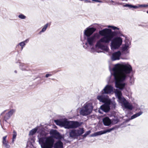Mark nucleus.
I'll list each match as a JSON object with an SVG mask.
<instances>
[{
	"instance_id": "1",
	"label": "nucleus",
	"mask_w": 148,
	"mask_h": 148,
	"mask_svg": "<svg viewBox=\"0 0 148 148\" xmlns=\"http://www.w3.org/2000/svg\"><path fill=\"white\" fill-rule=\"evenodd\" d=\"M131 66L125 63L117 64L112 68V73L111 75L114 76L115 86L119 90L116 89L114 90V92L120 102L123 103L125 108L130 110L133 109L132 106L127 102L126 99L122 97L120 90L124 89L126 85L125 81L129 76V74L132 71Z\"/></svg>"
},
{
	"instance_id": "2",
	"label": "nucleus",
	"mask_w": 148,
	"mask_h": 148,
	"mask_svg": "<svg viewBox=\"0 0 148 148\" xmlns=\"http://www.w3.org/2000/svg\"><path fill=\"white\" fill-rule=\"evenodd\" d=\"M39 143H42L47 148H63V144L60 140L56 142L50 138L41 137L39 138Z\"/></svg>"
},
{
	"instance_id": "3",
	"label": "nucleus",
	"mask_w": 148,
	"mask_h": 148,
	"mask_svg": "<svg viewBox=\"0 0 148 148\" xmlns=\"http://www.w3.org/2000/svg\"><path fill=\"white\" fill-rule=\"evenodd\" d=\"M99 34L101 36L104 35L110 41L118 35V31H112L111 29L106 28L99 31Z\"/></svg>"
},
{
	"instance_id": "4",
	"label": "nucleus",
	"mask_w": 148,
	"mask_h": 148,
	"mask_svg": "<svg viewBox=\"0 0 148 148\" xmlns=\"http://www.w3.org/2000/svg\"><path fill=\"white\" fill-rule=\"evenodd\" d=\"M101 36H103V37L101 38L97 42L95 45V47H98L101 50L108 51L109 50L108 47L103 45L102 43L108 44L110 43V41L104 35Z\"/></svg>"
},
{
	"instance_id": "5",
	"label": "nucleus",
	"mask_w": 148,
	"mask_h": 148,
	"mask_svg": "<svg viewBox=\"0 0 148 148\" xmlns=\"http://www.w3.org/2000/svg\"><path fill=\"white\" fill-rule=\"evenodd\" d=\"M100 35L97 33L95 34L92 36H88L87 37V42H85V45H83V47L85 49H86L88 47V45L90 46H93L94 43L95 42L97 38L99 39L100 37Z\"/></svg>"
},
{
	"instance_id": "6",
	"label": "nucleus",
	"mask_w": 148,
	"mask_h": 148,
	"mask_svg": "<svg viewBox=\"0 0 148 148\" xmlns=\"http://www.w3.org/2000/svg\"><path fill=\"white\" fill-rule=\"evenodd\" d=\"M93 108L92 104L90 103H85L81 108L80 113L83 116H87L92 112Z\"/></svg>"
},
{
	"instance_id": "7",
	"label": "nucleus",
	"mask_w": 148,
	"mask_h": 148,
	"mask_svg": "<svg viewBox=\"0 0 148 148\" xmlns=\"http://www.w3.org/2000/svg\"><path fill=\"white\" fill-rule=\"evenodd\" d=\"M56 124L66 129H71V121H69L66 119L62 120L57 119L54 120Z\"/></svg>"
},
{
	"instance_id": "8",
	"label": "nucleus",
	"mask_w": 148,
	"mask_h": 148,
	"mask_svg": "<svg viewBox=\"0 0 148 148\" xmlns=\"http://www.w3.org/2000/svg\"><path fill=\"white\" fill-rule=\"evenodd\" d=\"M111 47L112 50L118 49L122 43V39L119 37H116L113 38L111 40Z\"/></svg>"
},
{
	"instance_id": "9",
	"label": "nucleus",
	"mask_w": 148,
	"mask_h": 148,
	"mask_svg": "<svg viewBox=\"0 0 148 148\" xmlns=\"http://www.w3.org/2000/svg\"><path fill=\"white\" fill-rule=\"evenodd\" d=\"M84 132L83 128H79L78 129H72L69 131V137L75 139L81 136Z\"/></svg>"
},
{
	"instance_id": "10",
	"label": "nucleus",
	"mask_w": 148,
	"mask_h": 148,
	"mask_svg": "<svg viewBox=\"0 0 148 148\" xmlns=\"http://www.w3.org/2000/svg\"><path fill=\"white\" fill-rule=\"evenodd\" d=\"M102 94L101 95L98 96L97 99L99 100L100 102L104 103L103 105H101L100 108V109L99 110L98 112L99 113H102L101 110L103 111L106 106L107 101H108L109 99L107 95H104Z\"/></svg>"
},
{
	"instance_id": "11",
	"label": "nucleus",
	"mask_w": 148,
	"mask_h": 148,
	"mask_svg": "<svg viewBox=\"0 0 148 148\" xmlns=\"http://www.w3.org/2000/svg\"><path fill=\"white\" fill-rule=\"evenodd\" d=\"M115 106V102L114 101H112L110 99H109L108 101H107L106 104L103 111L105 112H108L110 110V107L112 109H114Z\"/></svg>"
},
{
	"instance_id": "12",
	"label": "nucleus",
	"mask_w": 148,
	"mask_h": 148,
	"mask_svg": "<svg viewBox=\"0 0 148 148\" xmlns=\"http://www.w3.org/2000/svg\"><path fill=\"white\" fill-rule=\"evenodd\" d=\"M115 128L116 127H114L111 128H109L106 130L95 132L91 134L90 136L91 137H95L98 135H100L105 134L107 132H110L111 131L114 130Z\"/></svg>"
},
{
	"instance_id": "13",
	"label": "nucleus",
	"mask_w": 148,
	"mask_h": 148,
	"mask_svg": "<svg viewBox=\"0 0 148 148\" xmlns=\"http://www.w3.org/2000/svg\"><path fill=\"white\" fill-rule=\"evenodd\" d=\"M96 30V29L93 27L87 28L84 32V38H86L85 36H90Z\"/></svg>"
},
{
	"instance_id": "14",
	"label": "nucleus",
	"mask_w": 148,
	"mask_h": 148,
	"mask_svg": "<svg viewBox=\"0 0 148 148\" xmlns=\"http://www.w3.org/2000/svg\"><path fill=\"white\" fill-rule=\"evenodd\" d=\"M113 91V87L111 85H107L102 91V94H110Z\"/></svg>"
},
{
	"instance_id": "15",
	"label": "nucleus",
	"mask_w": 148,
	"mask_h": 148,
	"mask_svg": "<svg viewBox=\"0 0 148 148\" xmlns=\"http://www.w3.org/2000/svg\"><path fill=\"white\" fill-rule=\"evenodd\" d=\"M50 134L53 137L56 139H61L62 138L59 132L56 130H51L50 132Z\"/></svg>"
},
{
	"instance_id": "16",
	"label": "nucleus",
	"mask_w": 148,
	"mask_h": 148,
	"mask_svg": "<svg viewBox=\"0 0 148 148\" xmlns=\"http://www.w3.org/2000/svg\"><path fill=\"white\" fill-rule=\"evenodd\" d=\"M121 55V53L120 51H118L113 53L111 57L112 60L115 61L119 60Z\"/></svg>"
},
{
	"instance_id": "17",
	"label": "nucleus",
	"mask_w": 148,
	"mask_h": 148,
	"mask_svg": "<svg viewBox=\"0 0 148 148\" xmlns=\"http://www.w3.org/2000/svg\"><path fill=\"white\" fill-rule=\"evenodd\" d=\"M15 112L14 110L13 109L11 110L5 114L3 117V120L7 122V120L9 119Z\"/></svg>"
},
{
	"instance_id": "18",
	"label": "nucleus",
	"mask_w": 148,
	"mask_h": 148,
	"mask_svg": "<svg viewBox=\"0 0 148 148\" xmlns=\"http://www.w3.org/2000/svg\"><path fill=\"white\" fill-rule=\"evenodd\" d=\"M143 113V112L142 111H140L136 113V114L132 116L130 118L127 119L124 122V123H126L128 122H129L130 120L133 119L141 115Z\"/></svg>"
},
{
	"instance_id": "19",
	"label": "nucleus",
	"mask_w": 148,
	"mask_h": 148,
	"mask_svg": "<svg viewBox=\"0 0 148 148\" xmlns=\"http://www.w3.org/2000/svg\"><path fill=\"white\" fill-rule=\"evenodd\" d=\"M103 124L105 126H109L112 123L111 120L108 117H105L103 118Z\"/></svg>"
},
{
	"instance_id": "20",
	"label": "nucleus",
	"mask_w": 148,
	"mask_h": 148,
	"mask_svg": "<svg viewBox=\"0 0 148 148\" xmlns=\"http://www.w3.org/2000/svg\"><path fill=\"white\" fill-rule=\"evenodd\" d=\"M82 123L77 121H71V129L76 128L81 125Z\"/></svg>"
},
{
	"instance_id": "21",
	"label": "nucleus",
	"mask_w": 148,
	"mask_h": 148,
	"mask_svg": "<svg viewBox=\"0 0 148 148\" xmlns=\"http://www.w3.org/2000/svg\"><path fill=\"white\" fill-rule=\"evenodd\" d=\"M124 7H128L130 8H133L136 9L138 8V7L136 5H134L130 4H126L125 5H123Z\"/></svg>"
},
{
	"instance_id": "22",
	"label": "nucleus",
	"mask_w": 148,
	"mask_h": 148,
	"mask_svg": "<svg viewBox=\"0 0 148 148\" xmlns=\"http://www.w3.org/2000/svg\"><path fill=\"white\" fill-rule=\"evenodd\" d=\"M37 128H35L31 130L29 132V135H33L36 133L37 131Z\"/></svg>"
},
{
	"instance_id": "23",
	"label": "nucleus",
	"mask_w": 148,
	"mask_h": 148,
	"mask_svg": "<svg viewBox=\"0 0 148 148\" xmlns=\"http://www.w3.org/2000/svg\"><path fill=\"white\" fill-rule=\"evenodd\" d=\"M27 66L25 64H21L20 65V68L23 71L27 70L26 69Z\"/></svg>"
},
{
	"instance_id": "24",
	"label": "nucleus",
	"mask_w": 148,
	"mask_h": 148,
	"mask_svg": "<svg viewBox=\"0 0 148 148\" xmlns=\"http://www.w3.org/2000/svg\"><path fill=\"white\" fill-rule=\"evenodd\" d=\"M49 25V23H47L42 28V30L39 32V34H41L42 32H44L45 31Z\"/></svg>"
},
{
	"instance_id": "25",
	"label": "nucleus",
	"mask_w": 148,
	"mask_h": 148,
	"mask_svg": "<svg viewBox=\"0 0 148 148\" xmlns=\"http://www.w3.org/2000/svg\"><path fill=\"white\" fill-rule=\"evenodd\" d=\"M107 27L109 28H111L113 30H115L116 29L119 30V28L114 26L108 25Z\"/></svg>"
},
{
	"instance_id": "26",
	"label": "nucleus",
	"mask_w": 148,
	"mask_h": 148,
	"mask_svg": "<svg viewBox=\"0 0 148 148\" xmlns=\"http://www.w3.org/2000/svg\"><path fill=\"white\" fill-rule=\"evenodd\" d=\"M129 46L124 45V46L122 47V50L123 51H126L127 50V48Z\"/></svg>"
},
{
	"instance_id": "27",
	"label": "nucleus",
	"mask_w": 148,
	"mask_h": 148,
	"mask_svg": "<svg viewBox=\"0 0 148 148\" xmlns=\"http://www.w3.org/2000/svg\"><path fill=\"white\" fill-rule=\"evenodd\" d=\"M91 132L90 130L87 131L82 136L83 138H86L87 135H88L91 133Z\"/></svg>"
},
{
	"instance_id": "28",
	"label": "nucleus",
	"mask_w": 148,
	"mask_h": 148,
	"mask_svg": "<svg viewBox=\"0 0 148 148\" xmlns=\"http://www.w3.org/2000/svg\"><path fill=\"white\" fill-rule=\"evenodd\" d=\"M3 144L5 148H10V147L8 144V142H6L4 143H3Z\"/></svg>"
},
{
	"instance_id": "29",
	"label": "nucleus",
	"mask_w": 148,
	"mask_h": 148,
	"mask_svg": "<svg viewBox=\"0 0 148 148\" xmlns=\"http://www.w3.org/2000/svg\"><path fill=\"white\" fill-rule=\"evenodd\" d=\"M131 44V42L128 39H126L125 41V45H127V46H129Z\"/></svg>"
},
{
	"instance_id": "30",
	"label": "nucleus",
	"mask_w": 148,
	"mask_h": 148,
	"mask_svg": "<svg viewBox=\"0 0 148 148\" xmlns=\"http://www.w3.org/2000/svg\"><path fill=\"white\" fill-rule=\"evenodd\" d=\"M18 17L21 19H25L26 18V16L22 14H19Z\"/></svg>"
},
{
	"instance_id": "31",
	"label": "nucleus",
	"mask_w": 148,
	"mask_h": 148,
	"mask_svg": "<svg viewBox=\"0 0 148 148\" xmlns=\"http://www.w3.org/2000/svg\"><path fill=\"white\" fill-rule=\"evenodd\" d=\"M19 45L21 47V49H23V47L25 45V44L24 43V42H22L19 43Z\"/></svg>"
},
{
	"instance_id": "32",
	"label": "nucleus",
	"mask_w": 148,
	"mask_h": 148,
	"mask_svg": "<svg viewBox=\"0 0 148 148\" xmlns=\"http://www.w3.org/2000/svg\"><path fill=\"white\" fill-rule=\"evenodd\" d=\"M13 133L14 134L13 135L12 138H13V139H15L17 135L16 133L14 130L13 131Z\"/></svg>"
},
{
	"instance_id": "33",
	"label": "nucleus",
	"mask_w": 148,
	"mask_h": 148,
	"mask_svg": "<svg viewBox=\"0 0 148 148\" xmlns=\"http://www.w3.org/2000/svg\"><path fill=\"white\" fill-rule=\"evenodd\" d=\"M7 137V136H5L3 137V143H5L7 142L6 140V139Z\"/></svg>"
},
{
	"instance_id": "34",
	"label": "nucleus",
	"mask_w": 148,
	"mask_h": 148,
	"mask_svg": "<svg viewBox=\"0 0 148 148\" xmlns=\"http://www.w3.org/2000/svg\"><path fill=\"white\" fill-rule=\"evenodd\" d=\"M138 6V8L139 7H148V5L142 4L139 5V6Z\"/></svg>"
},
{
	"instance_id": "35",
	"label": "nucleus",
	"mask_w": 148,
	"mask_h": 148,
	"mask_svg": "<svg viewBox=\"0 0 148 148\" xmlns=\"http://www.w3.org/2000/svg\"><path fill=\"white\" fill-rule=\"evenodd\" d=\"M130 83H131V84H132L133 83L134 79L132 77H130Z\"/></svg>"
},
{
	"instance_id": "36",
	"label": "nucleus",
	"mask_w": 148,
	"mask_h": 148,
	"mask_svg": "<svg viewBox=\"0 0 148 148\" xmlns=\"http://www.w3.org/2000/svg\"><path fill=\"white\" fill-rule=\"evenodd\" d=\"M118 35L120 36H123V34L121 32V31H118Z\"/></svg>"
},
{
	"instance_id": "37",
	"label": "nucleus",
	"mask_w": 148,
	"mask_h": 148,
	"mask_svg": "<svg viewBox=\"0 0 148 148\" xmlns=\"http://www.w3.org/2000/svg\"><path fill=\"white\" fill-rule=\"evenodd\" d=\"M41 145L42 148H47L46 146L42 143H39Z\"/></svg>"
},
{
	"instance_id": "38",
	"label": "nucleus",
	"mask_w": 148,
	"mask_h": 148,
	"mask_svg": "<svg viewBox=\"0 0 148 148\" xmlns=\"http://www.w3.org/2000/svg\"><path fill=\"white\" fill-rule=\"evenodd\" d=\"M52 75L51 74H46L45 75V77H48L49 76H51Z\"/></svg>"
},
{
	"instance_id": "39",
	"label": "nucleus",
	"mask_w": 148,
	"mask_h": 148,
	"mask_svg": "<svg viewBox=\"0 0 148 148\" xmlns=\"http://www.w3.org/2000/svg\"><path fill=\"white\" fill-rule=\"evenodd\" d=\"M116 5H122L123 4V3H120L119 2H116Z\"/></svg>"
},
{
	"instance_id": "40",
	"label": "nucleus",
	"mask_w": 148,
	"mask_h": 148,
	"mask_svg": "<svg viewBox=\"0 0 148 148\" xmlns=\"http://www.w3.org/2000/svg\"><path fill=\"white\" fill-rule=\"evenodd\" d=\"M28 41H29V40H28V39H27L26 40L24 41H23V42H24V43H27V42H28Z\"/></svg>"
},
{
	"instance_id": "41",
	"label": "nucleus",
	"mask_w": 148,
	"mask_h": 148,
	"mask_svg": "<svg viewBox=\"0 0 148 148\" xmlns=\"http://www.w3.org/2000/svg\"><path fill=\"white\" fill-rule=\"evenodd\" d=\"M139 26H141L143 27H145L146 26V25L144 24H141V25H139Z\"/></svg>"
},
{
	"instance_id": "42",
	"label": "nucleus",
	"mask_w": 148,
	"mask_h": 148,
	"mask_svg": "<svg viewBox=\"0 0 148 148\" xmlns=\"http://www.w3.org/2000/svg\"><path fill=\"white\" fill-rule=\"evenodd\" d=\"M116 1H114V2L112 3V5H116Z\"/></svg>"
},
{
	"instance_id": "43",
	"label": "nucleus",
	"mask_w": 148,
	"mask_h": 148,
	"mask_svg": "<svg viewBox=\"0 0 148 148\" xmlns=\"http://www.w3.org/2000/svg\"><path fill=\"white\" fill-rule=\"evenodd\" d=\"M114 1H112V0H109L108 1V2H112V3L114 2Z\"/></svg>"
},
{
	"instance_id": "44",
	"label": "nucleus",
	"mask_w": 148,
	"mask_h": 148,
	"mask_svg": "<svg viewBox=\"0 0 148 148\" xmlns=\"http://www.w3.org/2000/svg\"><path fill=\"white\" fill-rule=\"evenodd\" d=\"M5 110L4 111V112H3L2 113H1V116H0V118L1 117V115H2L3 114H4V113H5Z\"/></svg>"
},
{
	"instance_id": "45",
	"label": "nucleus",
	"mask_w": 148,
	"mask_h": 148,
	"mask_svg": "<svg viewBox=\"0 0 148 148\" xmlns=\"http://www.w3.org/2000/svg\"><path fill=\"white\" fill-rule=\"evenodd\" d=\"M118 122V119H116L115 121V123H117Z\"/></svg>"
},
{
	"instance_id": "46",
	"label": "nucleus",
	"mask_w": 148,
	"mask_h": 148,
	"mask_svg": "<svg viewBox=\"0 0 148 148\" xmlns=\"http://www.w3.org/2000/svg\"><path fill=\"white\" fill-rule=\"evenodd\" d=\"M91 50H92L93 51L95 49L94 47H92V48H91Z\"/></svg>"
},
{
	"instance_id": "47",
	"label": "nucleus",
	"mask_w": 148,
	"mask_h": 148,
	"mask_svg": "<svg viewBox=\"0 0 148 148\" xmlns=\"http://www.w3.org/2000/svg\"><path fill=\"white\" fill-rule=\"evenodd\" d=\"M14 139H13V138L12 139V143H14Z\"/></svg>"
},
{
	"instance_id": "48",
	"label": "nucleus",
	"mask_w": 148,
	"mask_h": 148,
	"mask_svg": "<svg viewBox=\"0 0 148 148\" xmlns=\"http://www.w3.org/2000/svg\"><path fill=\"white\" fill-rule=\"evenodd\" d=\"M14 72H15V73H17V71H16L15 70V71H14Z\"/></svg>"
},
{
	"instance_id": "49",
	"label": "nucleus",
	"mask_w": 148,
	"mask_h": 148,
	"mask_svg": "<svg viewBox=\"0 0 148 148\" xmlns=\"http://www.w3.org/2000/svg\"><path fill=\"white\" fill-rule=\"evenodd\" d=\"M97 52H98V53H99V52H102V51H97Z\"/></svg>"
},
{
	"instance_id": "50",
	"label": "nucleus",
	"mask_w": 148,
	"mask_h": 148,
	"mask_svg": "<svg viewBox=\"0 0 148 148\" xmlns=\"http://www.w3.org/2000/svg\"><path fill=\"white\" fill-rule=\"evenodd\" d=\"M147 14H148V10L147 11Z\"/></svg>"
}]
</instances>
